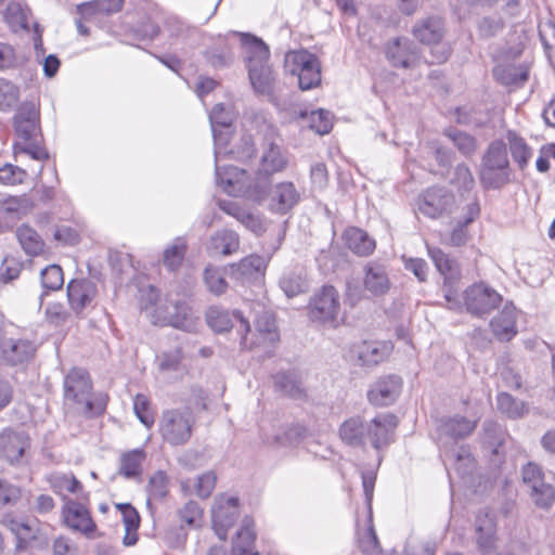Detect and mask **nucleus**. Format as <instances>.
<instances>
[{"label": "nucleus", "mask_w": 555, "mask_h": 555, "mask_svg": "<svg viewBox=\"0 0 555 555\" xmlns=\"http://www.w3.org/2000/svg\"><path fill=\"white\" fill-rule=\"evenodd\" d=\"M287 167V158L279 145L270 143L263 151L260 168L255 177L237 167L216 166V180L222 190L232 196H244L261 204L267 196L270 176L283 171Z\"/></svg>", "instance_id": "obj_1"}, {"label": "nucleus", "mask_w": 555, "mask_h": 555, "mask_svg": "<svg viewBox=\"0 0 555 555\" xmlns=\"http://www.w3.org/2000/svg\"><path fill=\"white\" fill-rule=\"evenodd\" d=\"M397 417L391 413L376 415L370 422L360 416L346 420L339 427L340 439L350 447H364L367 442L378 452L392 441Z\"/></svg>", "instance_id": "obj_2"}, {"label": "nucleus", "mask_w": 555, "mask_h": 555, "mask_svg": "<svg viewBox=\"0 0 555 555\" xmlns=\"http://www.w3.org/2000/svg\"><path fill=\"white\" fill-rule=\"evenodd\" d=\"M229 37H238L248 68L249 80L256 92L271 94L274 88L275 74L270 64V51L260 39L247 33L232 31Z\"/></svg>", "instance_id": "obj_3"}, {"label": "nucleus", "mask_w": 555, "mask_h": 555, "mask_svg": "<svg viewBox=\"0 0 555 555\" xmlns=\"http://www.w3.org/2000/svg\"><path fill=\"white\" fill-rule=\"evenodd\" d=\"M64 402L76 412L94 416L102 414L107 404V397L92 392L89 373L80 367H73L64 377Z\"/></svg>", "instance_id": "obj_4"}, {"label": "nucleus", "mask_w": 555, "mask_h": 555, "mask_svg": "<svg viewBox=\"0 0 555 555\" xmlns=\"http://www.w3.org/2000/svg\"><path fill=\"white\" fill-rule=\"evenodd\" d=\"M14 129L16 141L14 143V154H25L35 160H47L49 154L47 150L38 142L39 137V115L34 104H23L14 116Z\"/></svg>", "instance_id": "obj_5"}, {"label": "nucleus", "mask_w": 555, "mask_h": 555, "mask_svg": "<svg viewBox=\"0 0 555 555\" xmlns=\"http://www.w3.org/2000/svg\"><path fill=\"white\" fill-rule=\"evenodd\" d=\"M512 169L506 144L492 141L486 149L480 163L479 180L485 190H500L511 182Z\"/></svg>", "instance_id": "obj_6"}, {"label": "nucleus", "mask_w": 555, "mask_h": 555, "mask_svg": "<svg viewBox=\"0 0 555 555\" xmlns=\"http://www.w3.org/2000/svg\"><path fill=\"white\" fill-rule=\"evenodd\" d=\"M195 418L190 409L165 410L159 421V433L171 446L185 444L191 436Z\"/></svg>", "instance_id": "obj_7"}, {"label": "nucleus", "mask_w": 555, "mask_h": 555, "mask_svg": "<svg viewBox=\"0 0 555 555\" xmlns=\"http://www.w3.org/2000/svg\"><path fill=\"white\" fill-rule=\"evenodd\" d=\"M413 36L423 44L430 47V63H443L450 55L449 46L442 41L443 22L440 17L422 18L413 26Z\"/></svg>", "instance_id": "obj_8"}, {"label": "nucleus", "mask_w": 555, "mask_h": 555, "mask_svg": "<svg viewBox=\"0 0 555 555\" xmlns=\"http://www.w3.org/2000/svg\"><path fill=\"white\" fill-rule=\"evenodd\" d=\"M286 70L297 76L301 90H310L321 83V64L319 59L307 50L288 52L285 55Z\"/></svg>", "instance_id": "obj_9"}, {"label": "nucleus", "mask_w": 555, "mask_h": 555, "mask_svg": "<svg viewBox=\"0 0 555 555\" xmlns=\"http://www.w3.org/2000/svg\"><path fill=\"white\" fill-rule=\"evenodd\" d=\"M152 318L156 325H170L185 332H195L199 324L198 314L185 301L158 306Z\"/></svg>", "instance_id": "obj_10"}, {"label": "nucleus", "mask_w": 555, "mask_h": 555, "mask_svg": "<svg viewBox=\"0 0 555 555\" xmlns=\"http://www.w3.org/2000/svg\"><path fill=\"white\" fill-rule=\"evenodd\" d=\"M463 300L467 312L476 317H485L501 305L503 297L487 283L478 282L464 291Z\"/></svg>", "instance_id": "obj_11"}, {"label": "nucleus", "mask_w": 555, "mask_h": 555, "mask_svg": "<svg viewBox=\"0 0 555 555\" xmlns=\"http://www.w3.org/2000/svg\"><path fill=\"white\" fill-rule=\"evenodd\" d=\"M35 345L29 339L17 338L13 327L0 324V360L9 364L28 361L35 353Z\"/></svg>", "instance_id": "obj_12"}, {"label": "nucleus", "mask_w": 555, "mask_h": 555, "mask_svg": "<svg viewBox=\"0 0 555 555\" xmlns=\"http://www.w3.org/2000/svg\"><path fill=\"white\" fill-rule=\"evenodd\" d=\"M209 120L215 141V159L217 166L219 165L220 158L228 153L224 150V146L229 141L230 128L234 120V113L231 106H225L219 103L212 107L209 114Z\"/></svg>", "instance_id": "obj_13"}, {"label": "nucleus", "mask_w": 555, "mask_h": 555, "mask_svg": "<svg viewBox=\"0 0 555 555\" xmlns=\"http://www.w3.org/2000/svg\"><path fill=\"white\" fill-rule=\"evenodd\" d=\"M521 474L534 504L541 508H548L555 500V490L552 485L544 481L541 467L530 462L524 466Z\"/></svg>", "instance_id": "obj_14"}, {"label": "nucleus", "mask_w": 555, "mask_h": 555, "mask_svg": "<svg viewBox=\"0 0 555 555\" xmlns=\"http://www.w3.org/2000/svg\"><path fill=\"white\" fill-rule=\"evenodd\" d=\"M238 499L225 494L217 495L211 508L212 528L219 539L225 540L228 530L238 517Z\"/></svg>", "instance_id": "obj_15"}, {"label": "nucleus", "mask_w": 555, "mask_h": 555, "mask_svg": "<svg viewBox=\"0 0 555 555\" xmlns=\"http://www.w3.org/2000/svg\"><path fill=\"white\" fill-rule=\"evenodd\" d=\"M453 195L444 188H429L417 198V210L425 217L437 219L452 210Z\"/></svg>", "instance_id": "obj_16"}, {"label": "nucleus", "mask_w": 555, "mask_h": 555, "mask_svg": "<svg viewBox=\"0 0 555 555\" xmlns=\"http://www.w3.org/2000/svg\"><path fill=\"white\" fill-rule=\"evenodd\" d=\"M268 202V208L272 212L285 215L300 201V193L291 181H283L267 189V196L261 202Z\"/></svg>", "instance_id": "obj_17"}, {"label": "nucleus", "mask_w": 555, "mask_h": 555, "mask_svg": "<svg viewBox=\"0 0 555 555\" xmlns=\"http://www.w3.org/2000/svg\"><path fill=\"white\" fill-rule=\"evenodd\" d=\"M67 300L70 309L77 315L83 313L85 310L94 307L98 296V286L88 279L72 280L66 287Z\"/></svg>", "instance_id": "obj_18"}, {"label": "nucleus", "mask_w": 555, "mask_h": 555, "mask_svg": "<svg viewBox=\"0 0 555 555\" xmlns=\"http://www.w3.org/2000/svg\"><path fill=\"white\" fill-rule=\"evenodd\" d=\"M339 312V295L334 286L326 285L310 302V317L321 322L335 321Z\"/></svg>", "instance_id": "obj_19"}, {"label": "nucleus", "mask_w": 555, "mask_h": 555, "mask_svg": "<svg viewBox=\"0 0 555 555\" xmlns=\"http://www.w3.org/2000/svg\"><path fill=\"white\" fill-rule=\"evenodd\" d=\"M475 541L479 552L488 555L498 547L496 521L495 517L489 511H480L476 515L475 522Z\"/></svg>", "instance_id": "obj_20"}, {"label": "nucleus", "mask_w": 555, "mask_h": 555, "mask_svg": "<svg viewBox=\"0 0 555 555\" xmlns=\"http://www.w3.org/2000/svg\"><path fill=\"white\" fill-rule=\"evenodd\" d=\"M208 326L217 333L227 332L235 327L241 334L249 332L248 321L238 311L229 312L221 307L212 306L206 312Z\"/></svg>", "instance_id": "obj_21"}, {"label": "nucleus", "mask_w": 555, "mask_h": 555, "mask_svg": "<svg viewBox=\"0 0 555 555\" xmlns=\"http://www.w3.org/2000/svg\"><path fill=\"white\" fill-rule=\"evenodd\" d=\"M248 333H243L241 337V346L245 349H254L263 347L266 353H270L276 341L279 334L276 332L275 321L270 314H263L256 321L257 341L248 338Z\"/></svg>", "instance_id": "obj_22"}, {"label": "nucleus", "mask_w": 555, "mask_h": 555, "mask_svg": "<svg viewBox=\"0 0 555 555\" xmlns=\"http://www.w3.org/2000/svg\"><path fill=\"white\" fill-rule=\"evenodd\" d=\"M402 380L397 375H388L377 379L367 391L370 403L386 406L396 401L400 395Z\"/></svg>", "instance_id": "obj_23"}, {"label": "nucleus", "mask_w": 555, "mask_h": 555, "mask_svg": "<svg viewBox=\"0 0 555 555\" xmlns=\"http://www.w3.org/2000/svg\"><path fill=\"white\" fill-rule=\"evenodd\" d=\"M63 517L66 526L75 531L90 535L95 531V524L92 520L89 511L75 501H67L63 507Z\"/></svg>", "instance_id": "obj_24"}, {"label": "nucleus", "mask_w": 555, "mask_h": 555, "mask_svg": "<svg viewBox=\"0 0 555 555\" xmlns=\"http://www.w3.org/2000/svg\"><path fill=\"white\" fill-rule=\"evenodd\" d=\"M517 310L512 304L503 309L490 321L493 335L501 341H509L517 334Z\"/></svg>", "instance_id": "obj_25"}, {"label": "nucleus", "mask_w": 555, "mask_h": 555, "mask_svg": "<svg viewBox=\"0 0 555 555\" xmlns=\"http://www.w3.org/2000/svg\"><path fill=\"white\" fill-rule=\"evenodd\" d=\"M386 56L395 67L408 68L416 57V47L408 38H396L387 44Z\"/></svg>", "instance_id": "obj_26"}, {"label": "nucleus", "mask_w": 555, "mask_h": 555, "mask_svg": "<svg viewBox=\"0 0 555 555\" xmlns=\"http://www.w3.org/2000/svg\"><path fill=\"white\" fill-rule=\"evenodd\" d=\"M219 207L227 215L234 217L251 232L260 234L266 231L263 219L259 215L242 208L236 202L221 201Z\"/></svg>", "instance_id": "obj_27"}, {"label": "nucleus", "mask_w": 555, "mask_h": 555, "mask_svg": "<svg viewBox=\"0 0 555 555\" xmlns=\"http://www.w3.org/2000/svg\"><path fill=\"white\" fill-rule=\"evenodd\" d=\"M27 446V437L23 433L4 430L0 434V457L11 463L22 457Z\"/></svg>", "instance_id": "obj_28"}, {"label": "nucleus", "mask_w": 555, "mask_h": 555, "mask_svg": "<svg viewBox=\"0 0 555 555\" xmlns=\"http://www.w3.org/2000/svg\"><path fill=\"white\" fill-rule=\"evenodd\" d=\"M363 284L375 296L384 295L390 287L388 274L383 264L371 261L364 268Z\"/></svg>", "instance_id": "obj_29"}, {"label": "nucleus", "mask_w": 555, "mask_h": 555, "mask_svg": "<svg viewBox=\"0 0 555 555\" xmlns=\"http://www.w3.org/2000/svg\"><path fill=\"white\" fill-rule=\"evenodd\" d=\"M267 267V260L258 255H250L230 266V274L237 281H246L260 274Z\"/></svg>", "instance_id": "obj_30"}, {"label": "nucleus", "mask_w": 555, "mask_h": 555, "mask_svg": "<svg viewBox=\"0 0 555 555\" xmlns=\"http://www.w3.org/2000/svg\"><path fill=\"white\" fill-rule=\"evenodd\" d=\"M274 388L276 391L294 399L305 397L300 375L295 371L280 372L274 376Z\"/></svg>", "instance_id": "obj_31"}, {"label": "nucleus", "mask_w": 555, "mask_h": 555, "mask_svg": "<svg viewBox=\"0 0 555 555\" xmlns=\"http://www.w3.org/2000/svg\"><path fill=\"white\" fill-rule=\"evenodd\" d=\"M347 247L359 256H367L375 249V241L359 228H349L344 232Z\"/></svg>", "instance_id": "obj_32"}, {"label": "nucleus", "mask_w": 555, "mask_h": 555, "mask_svg": "<svg viewBox=\"0 0 555 555\" xmlns=\"http://www.w3.org/2000/svg\"><path fill=\"white\" fill-rule=\"evenodd\" d=\"M46 481L55 494L63 498H66L67 493L78 494L82 491L81 482L73 474L51 473L46 476Z\"/></svg>", "instance_id": "obj_33"}, {"label": "nucleus", "mask_w": 555, "mask_h": 555, "mask_svg": "<svg viewBox=\"0 0 555 555\" xmlns=\"http://www.w3.org/2000/svg\"><path fill=\"white\" fill-rule=\"evenodd\" d=\"M232 555H257L251 519L245 518L243 520L232 542Z\"/></svg>", "instance_id": "obj_34"}, {"label": "nucleus", "mask_w": 555, "mask_h": 555, "mask_svg": "<svg viewBox=\"0 0 555 555\" xmlns=\"http://www.w3.org/2000/svg\"><path fill=\"white\" fill-rule=\"evenodd\" d=\"M477 421H470L464 416L455 415L441 421L439 430L453 439H463L469 436L476 428Z\"/></svg>", "instance_id": "obj_35"}, {"label": "nucleus", "mask_w": 555, "mask_h": 555, "mask_svg": "<svg viewBox=\"0 0 555 555\" xmlns=\"http://www.w3.org/2000/svg\"><path fill=\"white\" fill-rule=\"evenodd\" d=\"M146 457L143 449L124 452L119 457L118 474L127 479H134L142 474V464Z\"/></svg>", "instance_id": "obj_36"}, {"label": "nucleus", "mask_w": 555, "mask_h": 555, "mask_svg": "<svg viewBox=\"0 0 555 555\" xmlns=\"http://www.w3.org/2000/svg\"><path fill=\"white\" fill-rule=\"evenodd\" d=\"M240 237L237 233L232 230L217 231L211 235L208 244V249L215 254H222L224 256L234 254L238 250Z\"/></svg>", "instance_id": "obj_37"}, {"label": "nucleus", "mask_w": 555, "mask_h": 555, "mask_svg": "<svg viewBox=\"0 0 555 555\" xmlns=\"http://www.w3.org/2000/svg\"><path fill=\"white\" fill-rule=\"evenodd\" d=\"M3 524L15 534L17 539V550L25 548L26 545L37 537L38 526L36 521H24L5 517Z\"/></svg>", "instance_id": "obj_38"}, {"label": "nucleus", "mask_w": 555, "mask_h": 555, "mask_svg": "<svg viewBox=\"0 0 555 555\" xmlns=\"http://www.w3.org/2000/svg\"><path fill=\"white\" fill-rule=\"evenodd\" d=\"M428 254L437 270L443 275L446 283L456 281L461 276L457 262L439 248H428Z\"/></svg>", "instance_id": "obj_39"}, {"label": "nucleus", "mask_w": 555, "mask_h": 555, "mask_svg": "<svg viewBox=\"0 0 555 555\" xmlns=\"http://www.w3.org/2000/svg\"><path fill=\"white\" fill-rule=\"evenodd\" d=\"M116 507L121 513L122 522L126 530L124 544L127 546L134 545L138 541L137 531L140 526V515L137 509L129 503L117 504Z\"/></svg>", "instance_id": "obj_40"}, {"label": "nucleus", "mask_w": 555, "mask_h": 555, "mask_svg": "<svg viewBox=\"0 0 555 555\" xmlns=\"http://www.w3.org/2000/svg\"><path fill=\"white\" fill-rule=\"evenodd\" d=\"M506 140L509 146L511 154L515 163H517L519 169H524L531 158V147L526 143L525 139L518 135L514 130H508L506 133Z\"/></svg>", "instance_id": "obj_41"}, {"label": "nucleus", "mask_w": 555, "mask_h": 555, "mask_svg": "<svg viewBox=\"0 0 555 555\" xmlns=\"http://www.w3.org/2000/svg\"><path fill=\"white\" fill-rule=\"evenodd\" d=\"M281 431L285 434V437L268 436L267 444L275 448L293 446L300 442L307 434L306 427L299 424L283 425Z\"/></svg>", "instance_id": "obj_42"}, {"label": "nucleus", "mask_w": 555, "mask_h": 555, "mask_svg": "<svg viewBox=\"0 0 555 555\" xmlns=\"http://www.w3.org/2000/svg\"><path fill=\"white\" fill-rule=\"evenodd\" d=\"M16 237L27 255L38 256L43 251L44 242L33 228L21 225L16 230Z\"/></svg>", "instance_id": "obj_43"}, {"label": "nucleus", "mask_w": 555, "mask_h": 555, "mask_svg": "<svg viewBox=\"0 0 555 555\" xmlns=\"http://www.w3.org/2000/svg\"><path fill=\"white\" fill-rule=\"evenodd\" d=\"M388 352L387 344L364 341L359 350V360L363 365H376L387 357Z\"/></svg>", "instance_id": "obj_44"}, {"label": "nucleus", "mask_w": 555, "mask_h": 555, "mask_svg": "<svg viewBox=\"0 0 555 555\" xmlns=\"http://www.w3.org/2000/svg\"><path fill=\"white\" fill-rule=\"evenodd\" d=\"M21 96L20 87L13 81L0 78V112L8 113L18 103Z\"/></svg>", "instance_id": "obj_45"}, {"label": "nucleus", "mask_w": 555, "mask_h": 555, "mask_svg": "<svg viewBox=\"0 0 555 555\" xmlns=\"http://www.w3.org/2000/svg\"><path fill=\"white\" fill-rule=\"evenodd\" d=\"M122 8V0H104V1H91L83 2L77 5V12L85 18L91 17L92 15L106 12L113 13L118 12Z\"/></svg>", "instance_id": "obj_46"}, {"label": "nucleus", "mask_w": 555, "mask_h": 555, "mask_svg": "<svg viewBox=\"0 0 555 555\" xmlns=\"http://www.w3.org/2000/svg\"><path fill=\"white\" fill-rule=\"evenodd\" d=\"M186 251V242L183 237H177L163 255V262L170 271H176L182 263Z\"/></svg>", "instance_id": "obj_47"}, {"label": "nucleus", "mask_w": 555, "mask_h": 555, "mask_svg": "<svg viewBox=\"0 0 555 555\" xmlns=\"http://www.w3.org/2000/svg\"><path fill=\"white\" fill-rule=\"evenodd\" d=\"M496 405L502 413L506 414L511 418L521 417L528 411L524 401L513 398L507 392H501L498 395Z\"/></svg>", "instance_id": "obj_48"}, {"label": "nucleus", "mask_w": 555, "mask_h": 555, "mask_svg": "<svg viewBox=\"0 0 555 555\" xmlns=\"http://www.w3.org/2000/svg\"><path fill=\"white\" fill-rule=\"evenodd\" d=\"M4 21L13 31L27 29V11L20 2H10L4 11Z\"/></svg>", "instance_id": "obj_49"}, {"label": "nucleus", "mask_w": 555, "mask_h": 555, "mask_svg": "<svg viewBox=\"0 0 555 555\" xmlns=\"http://www.w3.org/2000/svg\"><path fill=\"white\" fill-rule=\"evenodd\" d=\"M204 282L207 289L216 296L224 294L228 289V283L220 268L207 267L204 271Z\"/></svg>", "instance_id": "obj_50"}, {"label": "nucleus", "mask_w": 555, "mask_h": 555, "mask_svg": "<svg viewBox=\"0 0 555 555\" xmlns=\"http://www.w3.org/2000/svg\"><path fill=\"white\" fill-rule=\"evenodd\" d=\"M168 486L169 480L164 472L159 470L156 472L153 476H151L147 483V503H150L152 500L160 501L165 499L166 495L168 494Z\"/></svg>", "instance_id": "obj_51"}, {"label": "nucleus", "mask_w": 555, "mask_h": 555, "mask_svg": "<svg viewBox=\"0 0 555 555\" xmlns=\"http://www.w3.org/2000/svg\"><path fill=\"white\" fill-rule=\"evenodd\" d=\"M446 134L464 156L469 157L477 151V142L473 135L457 130H449Z\"/></svg>", "instance_id": "obj_52"}, {"label": "nucleus", "mask_w": 555, "mask_h": 555, "mask_svg": "<svg viewBox=\"0 0 555 555\" xmlns=\"http://www.w3.org/2000/svg\"><path fill=\"white\" fill-rule=\"evenodd\" d=\"M280 286L287 297H294L306 291V282L299 272H287L280 280Z\"/></svg>", "instance_id": "obj_53"}, {"label": "nucleus", "mask_w": 555, "mask_h": 555, "mask_svg": "<svg viewBox=\"0 0 555 555\" xmlns=\"http://www.w3.org/2000/svg\"><path fill=\"white\" fill-rule=\"evenodd\" d=\"M451 183L461 193L470 192L474 189L475 179L466 164H459L455 167Z\"/></svg>", "instance_id": "obj_54"}, {"label": "nucleus", "mask_w": 555, "mask_h": 555, "mask_svg": "<svg viewBox=\"0 0 555 555\" xmlns=\"http://www.w3.org/2000/svg\"><path fill=\"white\" fill-rule=\"evenodd\" d=\"M41 285L47 291H57L64 284L63 270L57 264H50L41 271Z\"/></svg>", "instance_id": "obj_55"}, {"label": "nucleus", "mask_w": 555, "mask_h": 555, "mask_svg": "<svg viewBox=\"0 0 555 555\" xmlns=\"http://www.w3.org/2000/svg\"><path fill=\"white\" fill-rule=\"evenodd\" d=\"M133 411L145 427L151 428L154 425V414L151 409V402L145 395L138 393L134 397Z\"/></svg>", "instance_id": "obj_56"}, {"label": "nucleus", "mask_w": 555, "mask_h": 555, "mask_svg": "<svg viewBox=\"0 0 555 555\" xmlns=\"http://www.w3.org/2000/svg\"><path fill=\"white\" fill-rule=\"evenodd\" d=\"M182 522L190 527H199L203 520V508L193 500L186 502L178 512Z\"/></svg>", "instance_id": "obj_57"}, {"label": "nucleus", "mask_w": 555, "mask_h": 555, "mask_svg": "<svg viewBox=\"0 0 555 555\" xmlns=\"http://www.w3.org/2000/svg\"><path fill=\"white\" fill-rule=\"evenodd\" d=\"M309 126L319 134H326L333 127L332 115L328 111L318 109L309 115Z\"/></svg>", "instance_id": "obj_58"}, {"label": "nucleus", "mask_w": 555, "mask_h": 555, "mask_svg": "<svg viewBox=\"0 0 555 555\" xmlns=\"http://www.w3.org/2000/svg\"><path fill=\"white\" fill-rule=\"evenodd\" d=\"M27 178L26 170L12 164L0 166V183L4 185L21 184Z\"/></svg>", "instance_id": "obj_59"}, {"label": "nucleus", "mask_w": 555, "mask_h": 555, "mask_svg": "<svg viewBox=\"0 0 555 555\" xmlns=\"http://www.w3.org/2000/svg\"><path fill=\"white\" fill-rule=\"evenodd\" d=\"M359 548L363 555H380V546L373 526L359 537Z\"/></svg>", "instance_id": "obj_60"}, {"label": "nucleus", "mask_w": 555, "mask_h": 555, "mask_svg": "<svg viewBox=\"0 0 555 555\" xmlns=\"http://www.w3.org/2000/svg\"><path fill=\"white\" fill-rule=\"evenodd\" d=\"M217 482V476L214 472L209 470L204 473L197 478L195 485V493L202 499H207L212 493Z\"/></svg>", "instance_id": "obj_61"}, {"label": "nucleus", "mask_w": 555, "mask_h": 555, "mask_svg": "<svg viewBox=\"0 0 555 555\" xmlns=\"http://www.w3.org/2000/svg\"><path fill=\"white\" fill-rule=\"evenodd\" d=\"M209 63L214 67H225L234 60V54L230 48L224 44L223 48H216L207 53Z\"/></svg>", "instance_id": "obj_62"}, {"label": "nucleus", "mask_w": 555, "mask_h": 555, "mask_svg": "<svg viewBox=\"0 0 555 555\" xmlns=\"http://www.w3.org/2000/svg\"><path fill=\"white\" fill-rule=\"evenodd\" d=\"M182 360L180 349H176L172 352H164L158 357V366L162 372H173L178 371Z\"/></svg>", "instance_id": "obj_63"}, {"label": "nucleus", "mask_w": 555, "mask_h": 555, "mask_svg": "<svg viewBox=\"0 0 555 555\" xmlns=\"http://www.w3.org/2000/svg\"><path fill=\"white\" fill-rule=\"evenodd\" d=\"M545 52L550 59L555 56V25L546 24L539 31Z\"/></svg>", "instance_id": "obj_64"}]
</instances>
